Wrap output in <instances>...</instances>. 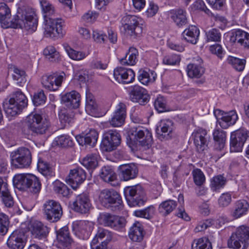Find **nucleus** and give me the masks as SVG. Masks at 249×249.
Here are the masks:
<instances>
[{
	"label": "nucleus",
	"instance_id": "1",
	"mask_svg": "<svg viewBox=\"0 0 249 249\" xmlns=\"http://www.w3.org/2000/svg\"><path fill=\"white\" fill-rule=\"evenodd\" d=\"M11 16V11L7 5L0 3V23L2 28H8L12 26L14 28H24L31 31L36 30L37 20L32 9L18 10L17 15L10 22Z\"/></svg>",
	"mask_w": 249,
	"mask_h": 249
},
{
	"label": "nucleus",
	"instance_id": "2",
	"mask_svg": "<svg viewBox=\"0 0 249 249\" xmlns=\"http://www.w3.org/2000/svg\"><path fill=\"white\" fill-rule=\"evenodd\" d=\"M40 3L44 13L45 35L46 36L54 38L62 36L63 35V26L64 21L61 19H53L49 17L55 12L54 6L46 0H41Z\"/></svg>",
	"mask_w": 249,
	"mask_h": 249
},
{
	"label": "nucleus",
	"instance_id": "3",
	"mask_svg": "<svg viewBox=\"0 0 249 249\" xmlns=\"http://www.w3.org/2000/svg\"><path fill=\"white\" fill-rule=\"evenodd\" d=\"M99 200L103 206L112 211H120L123 208L120 195L113 189H105L101 191Z\"/></svg>",
	"mask_w": 249,
	"mask_h": 249
},
{
	"label": "nucleus",
	"instance_id": "4",
	"mask_svg": "<svg viewBox=\"0 0 249 249\" xmlns=\"http://www.w3.org/2000/svg\"><path fill=\"white\" fill-rule=\"evenodd\" d=\"M13 182L20 188L27 189L33 194H38L41 188L39 178L33 174L16 175L13 178Z\"/></svg>",
	"mask_w": 249,
	"mask_h": 249
},
{
	"label": "nucleus",
	"instance_id": "5",
	"mask_svg": "<svg viewBox=\"0 0 249 249\" xmlns=\"http://www.w3.org/2000/svg\"><path fill=\"white\" fill-rule=\"evenodd\" d=\"M249 227L244 225L237 228L228 239L229 248L232 249H247L249 247Z\"/></svg>",
	"mask_w": 249,
	"mask_h": 249
},
{
	"label": "nucleus",
	"instance_id": "6",
	"mask_svg": "<svg viewBox=\"0 0 249 249\" xmlns=\"http://www.w3.org/2000/svg\"><path fill=\"white\" fill-rule=\"evenodd\" d=\"M124 194L130 207L141 206L146 201L144 189L140 184L126 187Z\"/></svg>",
	"mask_w": 249,
	"mask_h": 249
},
{
	"label": "nucleus",
	"instance_id": "7",
	"mask_svg": "<svg viewBox=\"0 0 249 249\" xmlns=\"http://www.w3.org/2000/svg\"><path fill=\"white\" fill-rule=\"evenodd\" d=\"M25 124L29 130L36 134H43L50 126V122L37 113H31L26 119Z\"/></svg>",
	"mask_w": 249,
	"mask_h": 249
},
{
	"label": "nucleus",
	"instance_id": "8",
	"mask_svg": "<svg viewBox=\"0 0 249 249\" xmlns=\"http://www.w3.org/2000/svg\"><path fill=\"white\" fill-rule=\"evenodd\" d=\"M11 163L16 168H23L30 166L32 162V154L30 150L22 147L11 153Z\"/></svg>",
	"mask_w": 249,
	"mask_h": 249
},
{
	"label": "nucleus",
	"instance_id": "9",
	"mask_svg": "<svg viewBox=\"0 0 249 249\" xmlns=\"http://www.w3.org/2000/svg\"><path fill=\"white\" fill-rule=\"evenodd\" d=\"M122 24L126 33L131 36L141 35L143 30L142 20L134 15H126L122 19Z\"/></svg>",
	"mask_w": 249,
	"mask_h": 249
},
{
	"label": "nucleus",
	"instance_id": "10",
	"mask_svg": "<svg viewBox=\"0 0 249 249\" xmlns=\"http://www.w3.org/2000/svg\"><path fill=\"white\" fill-rule=\"evenodd\" d=\"M121 136L116 130H110L104 133L100 148L103 152H111L115 150L121 144Z\"/></svg>",
	"mask_w": 249,
	"mask_h": 249
},
{
	"label": "nucleus",
	"instance_id": "11",
	"mask_svg": "<svg viewBox=\"0 0 249 249\" xmlns=\"http://www.w3.org/2000/svg\"><path fill=\"white\" fill-rule=\"evenodd\" d=\"M43 211L46 219L51 222L58 221L63 214L60 204L53 200L46 201L43 204Z\"/></svg>",
	"mask_w": 249,
	"mask_h": 249
},
{
	"label": "nucleus",
	"instance_id": "12",
	"mask_svg": "<svg viewBox=\"0 0 249 249\" xmlns=\"http://www.w3.org/2000/svg\"><path fill=\"white\" fill-rule=\"evenodd\" d=\"M112 238L111 232L103 228H98L90 243L91 249H107V245Z\"/></svg>",
	"mask_w": 249,
	"mask_h": 249
},
{
	"label": "nucleus",
	"instance_id": "13",
	"mask_svg": "<svg viewBox=\"0 0 249 249\" xmlns=\"http://www.w3.org/2000/svg\"><path fill=\"white\" fill-rule=\"evenodd\" d=\"M248 137V132L244 129H240L232 132L230 138L231 152H239L242 151Z\"/></svg>",
	"mask_w": 249,
	"mask_h": 249
},
{
	"label": "nucleus",
	"instance_id": "14",
	"mask_svg": "<svg viewBox=\"0 0 249 249\" xmlns=\"http://www.w3.org/2000/svg\"><path fill=\"white\" fill-rule=\"evenodd\" d=\"M98 221L100 224L106 226L119 230L125 226V220L124 218L112 215L109 213L100 214Z\"/></svg>",
	"mask_w": 249,
	"mask_h": 249
},
{
	"label": "nucleus",
	"instance_id": "15",
	"mask_svg": "<svg viewBox=\"0 0 249 249\" xmlns=\"http://www.w3.org/2000/svg\"><path fill=\"white\" fill-rule=\"evenodd\" d=\"M64 72L59 74L44 75L42 77V84L44 88L50 90L55 91L61 86L62 81L65 79Z\"/></svg>",
	"mask_w": 249,
	"mask_h": 249
},
{
	"label": "nucleus",
	"instance_id": "16",
	"mask_svg": "<svg viewBox=\"0 0 249 249\" xmlns=\"http://www.w3.org/2000/svg\"><path fill=\"white\" fill-rule=\"evenodd\" d=\"M71 205L75 212L82 214L88 213L91 207L89 196L85 193L77 195Z\"/></svg>",
	"mask_w": 249,
	"mask_h": 249
},
{
	"label": "nucleus",
	"instance_id": "17",
	"mask_svg": "<svg viewBox=\"0 0 249 249\" xmlns=\"http://www.w3.org/2000/svg\"><path fill=\"white\" fill-rule=\"evenodd\" d=\"M86 178V173L84 170L81 167H77L71 170L66 181L73 189H76Z\"/></svg>",
	"mask_w": 249,
	"mask_h": 249
},
{
	"label": "nucleus",
	"instance_id": "18",
	"mask_svg": "<svg viewBox=\"0 0 249 249\" xmlns=\"http://www.w3.org/2000/svg\"><path fill=\"white\" fill-rule=\"evenodd\" d=\"M129 96L131 100L140 105H144L149 101V96L147 91L143 88L135 85L129 88Z\"/></svg>",
	"mask_w": 249,
	"mask_h": 249
},
{
	"label": "nucleus",
	"instance_id": "19",
	"mask_svg": "<svg viewBox=\"0 0 249 249\" xmlns=\"http://www.w3.org/2000/svg\"><path fill=\"white\" fill-rule=\"evenodd\" d=\"M126 112V105L123 103H119L116 106L111 118L109 120L110 124L113 127L121 126L124 123Z\"/></svg>",
	"mask_w": 249,
	"mask_h": 249
},
{
	"label": "nucleus",
	"instance_id": "20",
	"mask_svg": "<svg viewBox=\"0 0 249 249\" xmlns=\"http://www.w3.org/2000/svg\"><path fill=\"white\" fill-rule=\"evenodd\" d=\"M173 122L169 119H164L159 123L156 131L160 139L168 140L173 136Z\"/></svg>",
	"mask_w": 249,
	"mask_h": 249
},
{
	"label": "nucleus",
	"instance_id": "21",
	"mask_svg": "<svg viewBox=\"0 0 249 249\" xmlns=\"http://www.w3.org/2000/svg\"><path fill=\"white\" fill-rule=\"evenodd\" d=\"M114 77L120 83L129 84L135 79V73L131 69L117 67L114 70Z\"/></svg>",
	"mask_w": 249,
	"mask_h": 249
},
{
	"label": "nucleus",
	"instance_id": "22",
	"mask_svg": "<svg viewBox=\"0 0 249 249\" xmlns=\"http://www.w3.org/2000/svg\"><path fill=\"white\" fill-rule=\"evenodd\" d=\"M24 233L20 230H15L9 237L7 244L10 249H23L25 245Z\"/></svg>",
	"mask_w": 249,
	"mask_h": 249
},
{
	"label": "nucleus",
	"instance_id": "23",
	"mask_svg": "<svg viewBox=\"0 0 249 249\" xmlns=\"http://www.w3.org/2000/svg\"><path fill=\"white\" fill-rule=\"evenodd\" d=\"M187 71L190 78H198L205 72V68L203 66V60L199 57L194 58V62L188 65Z\"/></svg>",
	"mask_w": 249,
	"mask_h": 249
},
{
	"label": "nucleus",
	"instance_id": "24",
	"mask_svg": "<svg viewBox=\"0 0 249 249\" xmlns=\"http://www.w3.org/2000/svg\"><path fill=\"white\" fill-rule=\"evenodd\" d=\"M192 137L197 150L199 152L203 151L207 146V131L202 128L198 129L193 133Z\"/></svg>",
	"mask_w": 249,
	"mask_h": 249
},
{
	"label": "nucleus",
	"instance_id": "25",
	"mask_svg": "<svg viewBox=\"0 0 249 249\" xmlns=\"http://www.w3.org/2000/svg\"><path fill=\"white\" fill-rule=\"evenodd\" d=\"M119 168L120 176L124 181L135 178L138 173V168L134 164H123Z\"/></svg>",
	"mask_w": 249,
	"mask_h": 249
},
{
	"label": "nucleus",
	"instance_id": "26",
	"mask_svg": "<svg viewBox=\"0 0 249 249\" xmlns=\"http://www.w3.org/2000/svg\"><path fill=\"white\" fill-rule=\"evenodd\" d=\"M98 134L95 129H90L88 133L84 136L78 135L76 139L81 145H89L91 147L95 146L97 143Z\"/></svg>",
	"mask_w": 249,
	"mask_h": 249
},
{
	"label": "nucleus",
	"instance_id": "27",
	"mask_svg": "<svg viewBox=\"0 0 249 249\" xmlns=\"http://www.w3.org/2000/svg\"><path fill=\"white\" fill-rule=\"evenodd\" d=\"M238 119L237 114L235 110H231L222 114L220 118L217 117V124L221 127L226 129L230 126L235 124Z\"/></svg>",
	"mask_w": 249,
	"mask_h": 249
},
{
	"label": "nucleus",
	"instance_id": "28",
	"mask_svg": "<svg viewBox=\"0 0 249 249\" xmlns=\"http://www.w3.org/2000/svg\"><path fill=\"white\" fill-rule=\"evenodd\" d=\"M61 101L67 107L76 108L80 105V95L75 91H72L63 95Z\"/></svg>",
	"mask_w": 249,
	"mask_h": 249
},
{
	"label": "nucleus",
	"instance_id": "29",
	"mask_svg": "<svg viewBox=\"0 0 249 249\" xmlns=\"http://www.w3.org/2000/svg\"><path fill=\"white\" fill-rule=\"evenodd\" d=\"M230 41L231 43H237L244 48H249V35L248 33L238 29L233 31L231 33Z\"/></svg>",
	"mask_w": 249,
	"mask_h": 249
},
{
	"label": "nucleus",
	"instance_id": "30",
	"mask_svg": "<svg viewBox=\"0 0 249 249\" xmlns=\"http://www.w3.org/2000/svg\"><path fill=\"white\" fill-rule=\"evenodd\" d=\"M91 224L87 221H79L74 226L76 233L83 239L89 238L92 230Z\"/></svg>",
	"mask_w": 249,
	"mask_h": 249
},
{
	"label": "nucleus",
	"instance_id": "31",
	"mask_svg": "<svg viewBox=\"0 0 249 249\" xmlns=\"http://www.w3.org/2000/svg\"><path fill=\"white\" fill-rule=\"evenodd\" d=\"M249 207L248 201L244 199L236 201L233 208L231 212V216L234 219H237L246 214Z\"/></svg>",
	"mask_w": 249,
	"mask_h": 249
},
{
	"label": "nucleus",
	"instance_id": "32",
	"mask_svg": "<svg viewBox=\"0 0 249 249\" xmlns=\"http://www.w3.org/2000/svg\"><path fill=\"white\" fill-rule=\"evenodd\" d=\"M199 36V30L194 25H190L182 33V39L192 44L197 42Z\"/></svg>",
	"mask_w": 249,
	"mask_h": 249
},
{
	"label": "nucleus",
	"instance_id": "33",
	"mask_svg": "<svg viewBox=\"0 0 249 249\" xmlns=\"http://www.w3.org/2000/svg\"><path fill=\"white\" fill-rule=\"evenodd\" d=\"M151 133L148 129L142 127H133L130 131V139L135 145L138 143L142 137H146L147 142L150 141V133Z\"/></svg>",
	"mask_w": 249,
	"mask_h": 249
},
{
	"label": "nucleus",
	"instance_id": "34",
	"mask_svg": "<svg viewBox=\"0 0 249 249\" xmlns=\"http://www.w3.org/2000/svg\"><path fill=\"white\" fill-rule=\"evenodd\" d=\"M171 18L178 27H181L188 23L187 13L183 9L172 10L170 11Z\"/></svg>",
	"mask_w": 249,
	"mask_h": 249
},
{
	"label": "nucleus",
	"instance_id": "35",
	"mask_svg": "<svg viewBox=\"0 0 249 249\" xmlns=\"http://www.w3.org/2000/svg\"><path fill=\"white\" fill-rule=\"evenodd\" d=\"M57 239L58 243L63 247H67L74 244L67 226L62 227L57 232Z\"/></svg>",
	"mask_w": 249,
	"mask_h": 249
},
{
	"label": "nucleus",
	"instance_id": "36",
	"mask_svg": "<svg viewBox=\"0 0 249 249\" xmlns=\"http://www.w3.org/2000/svg\"><path fill=\"white\" fill-rule=\"evenodd\" d=\"M31 231L32 234L36 238L39 239L46 237L49 233L48 227L38 221H35L32 223Z\"/></svg>",
	"mask_w": 249,
	"mask_h": 249
},
{
	"label": "nucleus",
	"instance_id": "37",
	"mask_svg": "<svg viewBox=\"0 0 249 249\" xmlns=\"http://www.w3.org/2000/svg\"><path fill=\"white\" fill-rule=\"evenodd\" d=\"M14 102L10 98L5 100L3 103V109L8 116H15L20 113L23 109Z\"/></svg>",
	"mask_w": 249,
	"mask_h": 249
},
{
	"label": "nucleus",
	"instance_id": "38",
	"mask_svg": "<svg viewBox=\"0 0 249 249\" xmlns=\"http://www.w3.org/2000/svg\"><path fill=\"white\" fill-rule=\"evenodd\" d=\"M138 50L134 47H130L124 58L120 59V62L122 65L133 66L138 61Z\"/></svg>",
	"mask_w": 249,
	"mask_h": 249
},
{
	"label": "nucleus",
	"instance_id": "39",
	"mask_svg": "<svg viewBox=\"0 0 249 249\" xmlns=\"http://www.w3.org/2000/svg\"><path fill=\"white\" fill-rule=\"evenodd\" d=\"M100 175L104 181L110 183L112 186H115L114 181L116 180L117 176L110 167H103L101 170Z\"/></svg>",
	"mask_w": 249,
	"mask_h": 249
},
{
	"label": "nucleus",
	"instance_id": "40",
	"mask_svg": "<svg viewBox=\"0 0 249 249\" xmlns=\"http://www.w3.org/2000/svg\"><path fill=\"white\" fill-rule=\"evenodd\" d=\"M143 228L139 222L135 223L130 229L129 236L135 242H140L143 237Z\"/></svg>",
	"mask_w": 249,
	"mask_h": 249
},
{
	"label": "nucleus",
	"instance_id": "41",
	"mask_svg": "<svg viewBox=\"0 0 249 249\" xmlns=\"http://www.w3.org/2000/svg\"><path fill=\"white\" fill-rule=\"evenodd\" d=\"M37 167L38 171L45 176H54V169L53 166L41 158L38 159Z\"/></svg>",
	"mask_w": 249,
	"mask_h": 249
},
{
	"label": "nucleus",
	"instance_id": "42",
	"mask_svg": "<svg viewBox=\"0 0 249 249\" xmlns=\"http://www.w3.org/2000/svg\"><path fill=\"white\" fill-rule=\"evenodd\" d=\"M157 77V74L153 71L140 70L139 71L138 79L143 85L154 82Z\"/></svg>",
	"mask_w": 249,
	"mask_h": 249
},
{
	"label": "nucleus",
	"instance_id": "43",
	"mask_svg": "<svg viewBox=\"0 0 249 249\" xmlns=\"http://www.w3.org/2000/svg\"><path fill=\"white\" fill-rule=\"evenodd\" d=\"M80 162L88 169H94L98 165V155L96 154H88Z\"/></svg>",
	"mask_w": 249,
	"mask_h": 249
},
{
	"label": "nucleus",
	"instance_id": "44",
	"mask_svg": "<svg viewBox=\"0 0 249 249\" xmlns=\"http://www.w3.org/2000/svg\"><path fill=\"white\" fill-rule=\"evenodd\" d=\"M177 202L169 199L161 203L159 206V211L163 215H167L177 207Z\"/></svg>",
	"mask_w": 249,
	"mask_h": 249
},
{
	"label": "nucleus",
	"instance_id": "45",
	"mask_svg": "<svg viewBox=\"0 0 249 249\" xmlns=\"http://www.w3.org/2000/svg\"><path fill=\"white\" fill-rule=\"evenodd\" d=\"M213 139L216 143L218 145L217 148L222 149L225 146L226 140V132L219 129H215L213 132Z\"/></svg>",
	"mask_w": 249,
	"mask_h": 249
},
{
	"label": "nucleus",
	"instance_id": "46",
	"mask_svg": "<svg viewBox=\"0 0 249 249\" xmlns=\"http://www.w3.org/2000/svg\"><path fill=\"white\" fill-rule=\"evenodd\" d=\"M74 113L71 109L63 108L59 112V118L61 123L64 125L69 124L73 120Z\"/></svg>",
	"mask_w": 249,
	"mask_h": 249
},
{
	"label": "nucleus",
	"instance_id": "47",
	"mask_svg": "<svg viewBox=\"0 0 249 249\" xmlns=\"http://www.w3.org/2000/svg\"><path fill=\"white\" fill-rule=\"evenodd\" d=\"M227 61L228 64L239 71H243L245 68L246 60L244 59H239L232 56H229Z\"/></svg>",
	"mask_w": 249,
	"mask_h": 249
},
{
	"label": "nucleus",
	"instance_id": "48",
	"mask_svg": "<svg viewBox=\"0 0 249 249\" xmlns=\"http://www.w3.org/2000/svg\"><path fill=\"white\" fill-rule=\"evenodd\" d=\"M64 47L69 57L72 60L80 61L86 57L84 52L74 50L68 45H64Z\"/></svg>",
	"mask_w": 249,
	"mask_h": 249
},
{
	"label": "nucleus",
	"instance_id": "49",
	"mask_svg": "<svg viewBox=\"0 0 249 249\" xmlns=\"http://www.w3.org/2000/svg\"><path fill=\"white\" fill-rule=\"evenodd\" d=\"M10 99L22 109L27 106L28 100L24 94L20 90L15 92Z\"/></svg>",
	"mask_w": 249,
	"mask_h": 249
},
{
	"label": "nucleus",
	"instance_id": "50",
	"mask_svg": "<svg viewBox=\"0 0 249 249\" xmlns=\"http://www.w3.org/2000/svg\"><path fill=\"white\" fill-rule=\"evenodd\" d=\"M54 191L64 197H68L70 195V189L66 185L56 180L53 183Z\"/></svg>",
	"mask_w": 249,
	"mask_h": 249
},
{
	"label": "nucleus",
	"instance_id": "51",
	"mask_svg": "<svg viewBox=\"0 0 249 249\" xmlns=\"http://www.w3.org/2000/svg\"><path fill=\"white\" fill-rule=\"evenodd\" d=\"M226 182L227 179L223 176L217 175L211 179V187L213 190L216 191L224 187Z\"/></svg>",
	"mask_w": 249,
	"mask_h": 249
},
{
	"label": "nucleus",
	"instance_id": "52",
	"mask_svg": "<svg viewBox=\"0 0 249 249\" xmlns=\"http://www.w3.org/2000/svg\"><path fill=\"white\" fill-rule=\"evenodd\" d=\"M192 249H212L211 243L206 238H200L194 240Z\"/></svg>",
	"mask_w": 249,
	"mask_h": 249
},
{
	"label": "nucleus",
	"instance_id": "53",
	"mask_svg": "<svg viewBox=\"0 0 249 249\" xmlns=\"http://www.w3.org/2000/svg\"><path fill=\"white\" fill-rule=\"evenodd\" d=\"M155 212V208L151 205L143 210L134 211V213L136 216L150 219L153 217Z\"/></svg>",
	"mask_w": 249,
	"mask_h": 249
},
{
	"label": "nucleus",
	"instance_id": "54",
	"mask_svg": "<svg viewBox=\"0 0 249 249\" xmlns=\"http://www.w3.org/2000/svg\"><path fill=\"white\" fill-rule=\"evenodd\" d=\"M56 144L62 147H72L74 145L72 139L68 135H63L55 139Z\"/></svg>",
	"mask_w": 249,
	"mask_h": 249
},
{
	"label": "nucleus",
	"instance_id": "55",
	"mask_svg": "<svg viewBox=\"0 0 249 249\" xmlns=\"http://www.w3.org/2000/svg\"><path fill=\"white\" fill-rule=\"evenodd\" d=\"M207 42H218L221 41V34L219 29L213 28L206 33Z\"/></svg>",
	"mask_w": 249,
	"mask_h": 249
},
{
	"label": "nucleus",
	"instance_id": "56",
	"mask_svg": "<svg viewBox=\"0 0 249 249\" xmlns=\"http://www.w3.org/2000/svg\"><path fill=\"white\" fill-rule=\"evenodd\" d=\"M0 197L5 206L11 208L13 206L14 201L8 189V187L0 193Z\"/></svg>",
	"mask_w": 249,
	"mask_h": 249
},
{
	"label": "nucleus",
	"instance_id": "57",
	"mask_svg": "<svg viewBox=\"0 0 249 249\" xmlns=\"http://www.w3.org/2000/svg\"><path fill=\"white\" fill-rule=\"evenodd\" d=\"M13 78L20 86L25 84L26 81L25 71L16 67H14L13 69Z\"/></svg>",
	"mask_w": 249,
	"mask_h": 249
},
{
	"label": "nucleus",
	"instance_id": "58",
	"mask_svg": "<svg viewBox=\"0 0 249 249\" xmlns=\"http://www.w3.org/2000/svg\"><path fill=\"white\" fill-rule=\"evenodd\" d=\"M97 105L92 97H87L85 110L89 114L94 116L97 111Z\"/></svg>",
	"mask_w": 249,
	"mask_h": 249
},
{
	"label": "nucleus",
	"instance_id": "59",
	"mask_svg": "<svg viewBox=\"0 0 249 249\" xmlns=\"http://www.w3.org/2000/svg\"><path fill=\"white\" fill-rule=\"evenodd\" d=\"M10 221L9 217L3 213H0V235H4L8 231Z\"/></svg>",
	"mask_w": 249,
	"mask_h": 249
},
{
	"label": "nucleus",
	"instance_id": "60",
	"mask_svg": "<svg viewBox=\"0 0 249 249\" xmlns=\"http://www.w3.org/2000/svg\"><path fill=\"white\" fill-rule=\"evenodd\" d=\"M46 57L50 61H55L59 58V53L52 46H47L43 51Z\"/></svg>",
	"mask_w": 249,
	"mask_h": 249
},
{
	"label": "nucleus",
	"instance_id": "61",
	"mask_svg": "<svg viewBox=\"0 0 249 249\" xmlns=\"http://www.w3.org/2000/svg\"><path fill=\"white\" fill-rule=\"evenodd\" d=\"M193 180L195 184L200 186L205 181V177L202 171L200 169H195L192 171Z\"/></svg>",
	"mask_w": 249,
	"mask_h": 249
},
{
	"label": "nucleus",
	"instance_id": "62",
	"mask_svg": "<svg viewBox=\"0 0 249 249\" xmlns=\"http://www.w3.org/2000/svg\"><path fill=\"white\" fill-rule=\"evenodd\" d=\"M155 109L159 112H163L167 110L166 101L163 96L159 95L154 102Z\"/></svg>",
	"mask_w": 249,
	"mask_h": 249
},
{
	"label": "nucleus",
	"instance_id": "63",
	"mask_svg": "<svg viewBox=\"0 0 249 249\" xmlns=\"http://www.w3.org/2000/svg\"><path fill=\"white\" fill-rule=\"evenodd\" d=\"M32 100L34 104L36 106H38L45 103L46 97L44 91L42 90H40L35 93Z\"/></svg>",
	"mask_w": 249,
	"mask_h": 249
},
{
	"label": "nucleus",
	"instance_id": "64",
	"mask_svg": "<svg viewBox=\"0 0 249 249\" xmlns=\"http://www.w3.org/2000/svg\"><path fill=\"white\" fill-rule=\"evenodd\" d=\"M92 38L97 43L104 44L107 41L106 35L103 32L99 30H93Z\"/></svg>",
	"mask_w": 249,
	"mask_h": 249
}]
</instances>
